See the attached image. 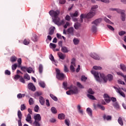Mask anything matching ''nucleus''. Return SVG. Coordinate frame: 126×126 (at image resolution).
<instances>
[{
  "mask_svg": "<svg viewBox=\"0 0 126 126\" xmlns=\"http://www.w3.org/2000/svg\"><path fill=\"white\" fill-rule=\"evenodd\" d=\"M29 103L30 105H33V104H34V100H33V98H30L29 100Z\"/></svg>",
  "mask_w": 126,
  "mask_h": 126,
  "instance_id": "50",
  "label": "nucleus"
},
{
  "mask_svg": "<svg viewBox=\"0 0 126 126\" xmlns=\"http://www.w3.org/2000/svg\"><path fill=\"white\" fill-rule=\"evenodd\" d=\"M61 52H62V53H68L69 51L68 50V49H67V47L62 46L61 47Z\"/></svg>",
  "mask_w": 126,
  "mask_h": 126,
  "instance_id": "14",
  "label": "nucleus"
},
{
  "mask_svg": "<svg viewBox=\"0 0 126 126\" xmlns=\"http://www.w3.org/2000/svg\"><path fill=\"white\" fill-rule=\"evenodd\" d=\"M39 103H40L42 106L44 105V104H45V98L42 96H39Z\"/></svg>",
  "mask_w": 126,
  "mask_h": 126,
  "instance_id": "18",
  "label": "nucleus"
},
{
  "mask_svg": "<svg viewBox=\"0 0 126 126\" xmlns=\"http://www.w3.org/2000/svg\"><path fill=\"white\" fill-rule=\"evenodd\" d=\"M56 71L57 73L56 76L58 79H59V80H63V79H64V74L61 73V71L60 70V69L57 68L56 69Z\"/></svg>",
  "mask_w": 126,
  "mask_h": 126,
  "instance_id": "4",
  "label": "nucleus"
},
{
  "mask_svg": "<svg viewBox=\"0 0 126 126\" xmlns=\"http://www.w3.org/2000/svg\"><path fill=\"white\" fill-rule=\"evenodd\" d=\"M107 78L109 81H111L113 79V75L109 74L107 75Z\"/></svg>",
  "mask_w": 126,
  "mask_h": 126,
  "instance_id": "54",
  "label": "nucleus"
},
{
  "mask_svg": "<svg viewBox=\"0 0 126 126\" xmlns=\"http://www.w3.org/2000/svg\"><path fill=\"white\" fill-rule=\"evenodd\" d=\"M98 7V5H94L91 8V11H93V12H94L96 13V9H97V8Z\"/></svg>",
  "mask_w": 126,
  "mask_h": 126,
  "instance_id": "21",
  "label": "nucleus"
},
{
  "mask_svg": "<svg viewBox=\"0 0 126 126\" xmlns=\"http://www.w3.org/2000/svg\"><path fill=\"white\" fill-rule=\"evenodd\" d=\"M57 45L55 44L51 43L50 44V48H51V49H55V48H56Z\"/></svg>",
  "mask_w": 126,
  "mask_h": 126,
  "instance_id": "48",
  "label": "nucleus"
},
{
  "mask_svg": "<svg viewBox=\"0 0 126 126\" xmlns=\"http://www.w3.org/2000/svg\"><path fill=\"white\" fill-rule=\"evenodd\" d=\"M20 81L22 83H25V81L24 80V79L22 76H21V77L20 78Z\"/></svg>",
  "mask_w": 126,
  "mask_h": 126,
  "instance_id": "61",
  "label": "nucleus"
},
{
  "mask_svg": "<svg viewBox=\"0 0 126 126\" xmlns=\"http://www.w3.org/2000/svg\"><path fill=\"white\" fill-rule=\"evenodd\" d=\"M17 67V64L15 63L12 65V70H15Z\"/></svg>",
  "mask_w": 126,
  "mask_h": 126,
  "instance_id": "51",
  "label": "nucleus"
},
{
  "mask_svg": "<svg viewBox=\"0 0 126 126\" xmlns=\"http://www.w3.org/2000/svg\"><path fill=\"white\" fill-rule=\"evenodd\" d=\"M56 28L55 27H53L52 28L50 29L49 32V35H53L55 32V30Z\"/></svg>",
  "mask_w": 126,
  "mask_h": 126,
  "instance_id": "22",
  "label": "nucleus"
},
{
  "mask_svg": "<svg viewBox=\"0 0 126 126\" xmlns=\"http://www.w3.org/2000/svg\"><path fill=\"white\" fill-rule=\"evenodd\" d=\"M21 77V76H20V75L17 74L15 75L14 79H15V80H18V79H20Z\"/></svg>",
  "mask_w": 126,
  "mask_h": 126,
  "instance_id": "53",
  "label": "nucleus"
},
{
  "mask_svg": "<svg viewBox=\"0 0 126 126\" xmlns=\"http://www.w3.org/2000/svg\"><path fill=\"white\" fill-rule=\"evenodd\" d=\"M97 107L98 108L100 109V110H102V111H105V107H104V106H102L101 104H97Z\"/></svg>",
  "mask_w": 126,
  "mask_h": 126,
  "instance_id": "47",
  "label": "nucleus"
},
{
  "mask_svg": "<svg viewBox=\"0 0 126 126\" xmlns=\"http://www.w3.org/2000/svg\"><path fill=\"white\" fill-rule=\"evenodd\" d=\"M67 95H71L72 94H77L78 93V89L77 87H74L73 90H70L66 92Z\"/></svg>",
  "mask_w": 126,
  "mask_h": 126,
  "instance_id": "5",
  "label": "nucleus"
},
{
  "mask_svg": "<svg viewBox=\"0 0 126 126\" xmlns=\"http://www.w3.org/2000/svg\"><path fill=\"white\" fill-rule=\"evenodd\" d=\"M90 57L94 59V60H96L97 61H99L100 60V57H99V56L97 55V54L95 53H92L90 54Z\"/></svg>",
  "mask_w": 126,
  "mask_h": 126,
  "instance_id": "9",
  "label": "nucleus"
},
{
  "mask_svg": "<svg viewBox=\"0 0 126 126\" xmlns=\"http://www.w3.org/2000/svg\"><path fill=\"white\" fill-rule=\"evenodd\" d=\"M117 93H119L121 95V96H122V97H124V98H126V94H125V93H124V92H122L120 88H119V89H117Z\"/></svg>",
  "mask_w": 126,
  "mask_h": 126,
  "instance_id": "13",
  "label": "nucleus"
},
{
  "mask_svg": "<svg viewBox=\"0 0 126 126\" xmlns=\"http://www.w3.org/2000/svg\"><path fill=\"white\" fill-rule=\"evenodd\" d=\"M80 26H81V24H80V23H77L75 24L74 27L75 29H78Z\"/></svg>",
  "mask_w": 126,
  "mask_h": 126,
  "instance_id": "41",
  "label": "nucleus"
},
{
  "mask_svg": "<svg viewBox=\"0 0 126 126\" xmlns=\"http://www.w3.org/2000/svg\"><path fill=\"white\" fill-rule=\"evenodd\" d=\"M34 110V112L38 113V112H39V106L38 105H35Z\"/></svg>",
  "mask_w": 126,
  "mask_h": 126,
  "instance_id": "55",
  "label": "nucleus"
},
{
  "mask_svg": "<svg viewBox=\"0 0 126 126\" xmlns=\"http://www.w3.org/2000/svg\"><path fill=\"white\" fill-rule=\"evenodd\" d=\"M69 123H70V121H69V120L68 119H65V124L67 126H69Z\"/></svg>",
  "mask_w": 126,
  "mask_h": 126,
  "instance_id": "57",
  "label": "nucleus"
},
{
  "mask_svg": "<svg viewBox=\"0 0 126 126\" xmlns=\"http://www.w3.org/2000/svg\"><path fill=\"white\" fill-rule=\"evenodd\" d=\"M38 71L40 74L43 72V65L41 64L39 65Z\"/></svg>",
  "mask_w": 126,
  "mask_h": 126,
  "instance_id": "25",
  "label": "nucleus"
},
{
  "mask_svg": "<svg viewBox=\"0 0 126 126\" xmlns=\"http://www.w3.org/2000/svg\"><path fill=\"white\" fill-rule=\"evenodd\" d=\"M101 22H102V18L96 19L92 22V24L95 25L93 26L92 28V31L94 32V33H96V32H97V27H96V26H98Z\"/></svg>",
  "mask_w": 126,
  "mask_h": 126,
  "instance_id": "3",
  "label": "nucleus"
},
{
  "mask_svg": "<svg viewBox=\"0 0 126 126\" xmlns=\"http://www.w3.org/2000/svg\"><path fill=\"white\" fill-rule=\"evenodd\" d=\"M107 26L108 28H109V29L111 30V31H114L115 30V29H114L112 26L107 25Z\"/></svg>",
  "mask_w": 126,
  "mask_h": 126,
  "instance_id": "60",
  "label": "nucleus"
},
{
  "mask_svg": "<svg viewBox=\"0 0 126 126\" xmlns=\"http://www.w3.org/2000/svg\"><path fill=\"white\" fill-rule=\"evenodd\" d=\"M103 120H106V121H111V120H112V116L108 115V116H106L105 114H104L103 116Z\"/></svg>",
  "mask_w": 126,
  "mask_h": 126,
  "instance_id": "15",
  "label": "nucleus"
},
{
  "mask_svg": "<svg viewBox=\"0 0 126 126\" xmlns=\"http://www.w3.org/2000/svg\"><path fill=\"white\" fill-rule=\"evenodd\" d=\"M34 121H40L41 120V115L39 114L34 115L33 117Z\"/></svg>",
  "mask_w": 126,
  "mask_h": 126,
  "instance_id": "11",
  "label": "nucleus"
},
{
  "mask_svg": "<svg viewBox=\"0 0 126 126\" xmlns=\"http://www.w3.org/2000/svg\"><path fill=\"white\" fill-rule=\"evenodd\" d=\"M87 97L89 98L90 99H91V100H95V97L94 96L91 95V94H87Z\"/></svg>",
  "mask_w": 126,
  "mask_h": 126,
  "instance_id": "49",
  "label": "nucleus"
},
{
  "mask_svg": "<svg viewBox=\"0 0 126 126\" xmlns=\"http://www.w3.org/2000/svg\"><path fill=\"white\" fill-rule=\"evenodd\" d=\"M26 121L29 123V124H32V118H31L30 114H28Z\"/></svg>",
  "mask_w": 126,
  "mask_h": 126,
  "instance_id": "12",
  "label": "nucleus"
},
{
  "mask_svg": "<svg viewBox=\"0 0 126 126\" xmlns=\"http://www.w3.org/2000/svg\"><path fill=\"white\" fill-rule=\"evenodd\" d=\"M80 109H81V107L80 106V105H78L77 106L78 111H79V113H80V114H81V115H83V110H81Z\"/></svg>",
  "mask_w": 126,
  "mask_h": 126,
  "instance_id": "32",
  "label": "nucleus"
},
{
  "mask_svg": "<svg viewBox=\"0 0 126 126\" xmlns=\"http://www.w3.org/2000/svg\"><path fill=\"white\" fill-rule=\"evenodd\" d=\"M49 13L52 17H53V22H54L55 24L58 25V26L64 24V20H62L61 21V19L59 17V15H60V10H57L55 11L52 10L49 12Z\"/></svg>",
  "mask_w": 126,
  "mask_h": 126,
  "instance_id": "1",
  "label": "nucleus"
},
{
  "mask_svg": "<svg viewBox=\"0 0 126 126\" xmlns=\"http://www.w3.org/2000/svg\"><path fill=\"white\" fill-rule=\"evenodd\" d=\"M95 12H93L92 11H90V12L88 13L87 14H82L80 15V22L81 23H82V22H83V18H87L88 19L92 18V17L95 16Z\"/></svg>",
  "mask_w": 126,
  "mask_h": 126,
  "instance_id": "2",
  "label": "nucleus"
},
{
  "mask_svg": "<svg viewBox=\"0 0 126 126\" xmlns=\"http://www.w3.org/2000/svg\"><path fill=\"white\" fill-rule=\"evenodd\" d=\"M51 110L53 114H57V113H58V110H57V108H55L54 107H52Z\"/></svg>",
  "mask_w": 126,
  "mask_h": 126,
  "instance_id": "33",
  "label": "nucleus"
},
{
  "mask_svg": "<svg viewBox=\"0 0 126 126\" xmlns=\"http://www.w3.org/2000/svg\"><path fill=\"white\" fill-rule=\"evenodd\" d=\"M110 10H115L116 11H117V12H118V13H122V10L120 9H117V8H110Z\"/></svg>",
  "mask_w": 126,
  "mask_h": 126,
  "instance_id": "39",
  "label": "nucleus"
},
{
  "mask_svg": "<svg viewBox=\"0 0 126 126\" xmlns=\"http://www.w3.org/2000/svg\"><path fill=\"white\" fill-rule=\"evenodd\" d=\"M75 65V59L73 58L72 59V62H71V65L70 66V69L72 72H74L75 69H74V66Z\"/></svg>",
  "mask_w": 126,
  "mask_h": 126,
  "instance_id": "7",
  "label": "nucleus"
},
{
  "mask_svg": "<svg viewBox=\"0 0 126 126\" xmlns=\"http://www.w3.org/2000/svg\"><path fill=\"white\" fill-rule=\"evenodd\" d=\"M24 78L27 80H30V76H29V74L26 73L24 75Z\"/></svg>",
  "mask_w": 126,
  "mask_h": 126,
  "instance_id": "35",
  "label": "nucleus"
},
{
  "mask_svg": "<svg viewBox=\"0 0 126 126\" xmlns=\"http://www.w3.org/2000/svg\"><path fill=\"white\" fill-rule=\"evenodd\" d=\"M58 119L59 120H64L65 119V115H64L63 114H59L58 115Z\"/></svg>",
  "mask_w": 126,
  "mask_h": 126,
  "instance_id": "20",
  "label": "nucleus"
},
{
  "mask_svg": "<svg viewBox=\"0 0 126 126\" xmlns=\"http://www.w3.org/2000/svg\"><path fill=\"white\" fill-rule=\"evenodd\" d=\"M17 60V58H16V57L15 56H12L10 58V62H11L12 63H14V62H15Z\"/></svg>",
  "mask_w": 126,
  "mask_h": 126,
  "instance_id": "37",
  "label": "nucleus"
},
{
  "mask_svg": "<svg viewBox=\"0 0 126 126\" xmlns=\"http://www.w3.org/2000/svg\"><path fill=\"white\" fill-rule=\"evenodd\" d=\"M58 56L59 58L60 59V60H64V59H65V57H66L65 54H63L62 52H58Z\"/></svg>",
  "mask_w": 126,
  "mask_h": 126,
  "instance_id": "10",
  "label": "nucleus"
},
{
  "mask_svg": "<svg viewBox=\"0 0 126 126\" xmlns=\"http://www.w3.org/2000/svg\"><path fill=\"white\" fill-rule=\"evenodd\" d=\"M73 42L74 45H78L79 44V40L76 38L73 39Z\"/></svg>",
  "mask_w": 126,
  "mask_h": 126,
  "instance_id": "31",
  "label": "nucleus"
},
{
  "mask_svg": "<svg viewBox=\"0 0 126 126\" xmlns=\"http://www.w3.org/2000/svg\"><path fill=\"white\" fill-rule=\"evenodd\" d=\"M87 112L90 117H92V110H91V108L89 107L87 108Z\"/></svg>",
  "mask_w": 126,
  "mask_h": 126,
  "instance_id": "23",
  "label": "nucleus"
},
{
  "mask_svg": "<svg viewBox=\"0 0 126 126\" xmlns=\"http://www.w3.org/2000/svg\"><path fill=\"white\" fill-rule=\"evenodd\" d=\"M40 121H34L33 125L34 126H41V123H39Z\"/></svg>",
  "mask_w": 126,
  "mask_h": 126,
  "instance_id": "30",
  "label": "nucleus"
},
{
  "mask_svg": "<svg viewBox=\"0 0 126 126\" xmlns=\"http://www.w3.org/2000/svg\"><path fill=\"white\" fill-rule=\"evenodd\" d=\"M27 71L28 72V73H32V71H33V69L31 67H29L27 68Z\"/></svg>",
  "mask_w": 126,
  "mask_h": 126,
  "instance_id": "45",
  "label": "nucleus"
},
{
  "mask_svg": "<svg viewBox=\"0 0 126 126\" xmlns=\"http://www.w3.org/2000/svg\"><path fill=\"white\" fill-rule=\"evenodd\" d=\"M26 109V107L25 106V104H22L21 105V111H24Z\"/></svg>",
  "mask_w": 126,
  "mask_h": 126,
  "instance_id": "56",
  "label": "nucleus"
},
{
  "mask_svg": "<svg viewBox=\"0 0 126 126\" xmlns=\"http://www.w3.org/2000/svg\"><path fill=\"white\" fill-rule=\"evenodd\" d=\"M113 105L114 106V107H115L116 109H119L120 108V105H119V104L117 103V102L113 103Z\"/></svg>",
  "mask_w": 126,
  "mask_h": 126,
  "instance_id": "46",
  "label": "nucleus"
},
{
  "mask_svg": "<svg viewBox=\"0 0 126 126\" xmlns=\"http://www.w3.org/2000/svg\"><path fill=\"white\" fill-rule=\"evenodd\" d=\"M39 85L42 88H45V87H46V84H45V83L44 82H39Z\"/></svg>",
  "mask_w": 126,
  "mask_h": 126,
  "instance_id": "29",
  "label": "nucleus"
},
{
  "mask_svg": "<svg viewBox=\"0 0 126 126\" xmlns=\"http://www.w3.org/2000/svg\"><path fill=\"white\" fill-rule=\"evenodd\" d=\"M4 73L6 75H10L11 74L10 71L8 70H5Z\"/></svg>",
  "mask_w": 126,
  "mask_h": 126,
  "instance_id": "58",
  "label": "nucleus"
},
{
  "mask_svg": "<svg viewBox=\"0 0 126 126\" xmlns=\"http://www.w3.org/2000/svg\"><path fill=\"white\" fill-rule=\"evenodd\" d=\"M70 16L72 18H73V17H77V16H78V12H77V11H76L74 13H70Z\"/></svg>",
  "mask_w": 126,
  "mask_h": 126,
  "instance_id": "19",
  "label": "nucleus"
},
{
  "mask_svg": "<svg viewBox=\"0 0 126 126\" xmlns=\"http://www.w3.org/2000/svg\"><path fill=\"white\" fill-rule=\"evenodd\" d=\"M88 93H89V94H93L94 93V92L93 91V90H92V89H90L88 91Z\"/></svg>",
  "mask_w": 126,
  "mask_h": 126,
  "instance_id": "64",
  "label": "nucleus"
},
{
  "mask_svg": "<svg viewBox=\"0 0 126 126\" xmlns=\"http://www.w3.org/2000/svg\"><path fill=\"white\" fill-rule=\"evenodd\" d=\"M64 72H68V68H67V67L66 65H64Z\"/></svg>",
  "mask_w": 126,
  "mask_h": 126,
  "instance_id": "62",
  "label": "nucleus"
},
{
  "mask_svg": "<svg viewBox=\"0 0 126 126\" xmlns=\"http://www.w3.org/2000/svg\"><path fill=\"white\" fill-rule=\"evenodd\" d=\"M121 17L122 21H125V20H126V14H125L124 12H122Z\"/></svg>",
  "mask_w": 126,
  "mask_h": 126,
  "instance_id": "40",
  "label": "nucleus"
},
{
  "mask_svg": "<svg viewBox=\"0 0 126 126\" xmlns=\"http://www.w3.org/2000/svg\"><path fill=\"white\" fill-rule=\"evenodd\" d=\"M50 96L51 97V98H52V99H53V100H54V101H58V97H57V96L54 95V94H50Z\"/></svg>",
  "mask_w": 126,
  "mask_h": 126,
  "instance_id": "34",
  "label": "nucleus"
},
{
  "mask_svg": "<svg viewBox=\"0 0 126 126\" xmlns=\"http://www.w3.org/2000/svg\"><path fill=\"white\" fill-rule=\"evenodd\" d=\"M118 122L119 125H120L121 126H124V122H123V119L122 118V117L119 118Z\"/></svg>",
  "mask_w": 126,
  "mask_h": 126,
  "instance_id": "27",
  "label": "nucleus"
},
{
  "mask_svg": "<svg viewBox=\"0 0 126 126\" xmlns=\"http://www.w3.org/2000/svg\"><path fill=\"white\" fill-rule=\"evenodd\" d=\"M25 96V94H17V97L18 99H21L22 98H24V97Z\"/></svg>",
  "mask_w": 126,
  "mask_h": 126,
  "instance_id": "28",
  "label": "nucleus"
},
{
  "mask_svg": "<svg viewBox=\"0 0 126 126\" xmlns=\"http://www.w3.org/2000/svg\"><path fill=\"white\" fill-rule=\"evenodd\" d=\"M21 68V70H22V71H24V72H26V71H27V68L28 67L26 66H21V67H19Z\"/></svg>",
  "mask_w": 126,
  "mask_h": 126,
  "instance_id": "42",
  "label": "nucleus"
},
{
  "mask_svg": "<svg viewBox=\"0 0 126 126\" xmlns=\"http://www.w3.org/2000/svg\"><path fill=\"white\" fill-rule=\"evenodd\" d=\"M32 40L33 42H37L38 41V36L35 34H32Z\"/></svg>",
  "mask_w": 126,
  "mask_h": 126,
  "instance_id": "17",
  "label": "nucleus"
},
{
  "mask_svg": "<svg viewBox=\"0 0 126 126\" xmlns=\"http://www.w3.org/2000/svg\"><path fill=\"white\" fill-rule=\"evenodd\" d=\"M91 73L93 74L97 81L100 82V76H99V72L94 71V70H92L91 71Z\"/></svg>",
  "mask_w": 126,
  "mask_h": 126,
  "instance_id": "6",
  "label": "nucleus"
},
{
  "mask_svg": "<svg viewBox=\"0 0 126 126\" xmlns=\"http://www.w3.org/2000/svg\"><path fill=\"white\" fill-rule=\"evenodd\" d=\"M93 68L94 69H95V70H101V69H102V67L99 66H94Z\"/></svg>",
  "mask_w": 126,
  "mask_h": 126,
  "instance_id": "44",
  "label": "nucleus"
},
{
  "mask_svg": "<svg viewBox=\"0 0 126 126\" xmlns=\"http://www.w3.org/2000/svg\"><path fill=\"white\" fill-rule=\"evenodd\" d=\"M103 19H104V21H105V22H106V23H109V24H113V23H112V22H111V21H110V20L107 19L106 17H105L103 18Z\"/></svg>",
  "mask_w": 126,
  "mask_h": 126,
  "instance_id": "36",
  "label": "nucleus"
},
{
  "mask_svg": "<svg viewBox=\"0 0 126 126\" xmlns=\"http://www.w3.org/2000/svg\"><path fill=\"white\" fill-rule=\"evenodd\" d=\"M77 85L78 87H79V88H84V87H83V86H82V85H81V84H80V83L79 82H77Z\"/></svg>",
  "mask_w": 126,
  "mask_h": 126,
  "instance_id": "59",
  "label": "nucleus"
},
{
  "mask_svg": "<svg viewBox=\"0 0 126 126\" xmlns=\"http://www.w3.org/2000/svg\"><path fill=\"white\" fill-rule=\"evenodd\" d=\"M17 62L18 63V67H21V63H22V61L21 60V58H19L17 60Z\"/></svg>",
  "mask_w": 126,
  "mask_h": 126,
  "instance_id": "38",
  "label": "nucleus"
},
{
  "mask_svg": "<svg viewBox=\"0 0 126 126\" xmlns=\"http://www.w3.org/2000/svg\"><path fill=\"white\" fill-rule=\"evenodd\" d=\"M28 87V89H29V90H31V91H33V92L36 91V87H35V86H34V84L32 83H29Z\"/></svg>",
  "mask_w": 126,
  "mask_h": 126,
  "instance_id": "8",
  "label": "nucleus"
},
{
  "mask_svg": "<svg viewBox=\"0 0 126 126\" xmlns=\"http://www.w3.org/2000/svg\"><path fill=\"white\" fill-rule=\"evenodd\" d=\"M65 20H67V21H69L70 20V16L69 15H67L65 18Z\"/></svg>",
  "mask_w": 126,
  "mask_h": 126,
  "instance_id": "63",
  "label": "nucleus"
},
{
  "mask_svg": "<svg viewBox=\"0 0 126 126\" xmlns=\"http://www.w3.org/2000/svg\"><path fill=\"white\" fill-rule=\"evenodd\" d=\"M100 77L101 78H102L103 80L104 81V82H107L108 81V78L104 74H101L100 73Z\"/></svg>",
  "mask_w": 126,
  "mask_h": 126,
  "instance_id": "16",
  "label": "nucleus"
},
{
  "mask_svg": "<svg viewBox=\"0 0 126 126\" xmlns=\"http://www.w3.org/2000/svg\"><path fill=\"white\" fill-rule=\"evenodd\" d=\"M74 30V29L73 28H69L67 30V32L68 34H73V31Z\"/></svg>",
  "mask_w": 126,
  "mask_h": 126,
  "instance_id": "24",
  "label": "nucleus"
},
{
  "mask_svg": "<svg viewBox=\"0 0 126 126\" xmlns=\"http://www.w3.org/2000/svg\"><path fill=\"white\" fill-rule=\"evenodd\" d=\"M18 117L19 120H22V113L20 110L18 111Z\"/></svg>",
  "mask_w": 126,
  "mask_h": 126,
  "instance_id": "26",
  "label": "nucleus"
},
{
  "mask_svg": "<svg viewBox=\"0 0 126 126\" xmlns=\"http://www.w3.org/2000/svg\"><path fill=\"white\" fill-rule=\"evenodd\" d=\"M120 67L124 71H126V66L124 64H121Z\"/></svg>",
  "mask_w": 126,
  "mask_h": 126,
  "instance_id": "43",
  "label": "nucleus"
},
{
  "mask_svg": "<svg viewBox=\"0 0 126 126\" xmlns=\"http://www.w3.org/2000/svg\"><path fill=\"white\" fill-rule=\"evenodd\" d=\"M30 43V41H29V40H27V39H25L24 40V45H29Z\"/></svg>",
  "mask_w": 126,
  "mask_h": 126,
  "instance_id": "52",
  "label": "nucleus"
}]
</instances>
